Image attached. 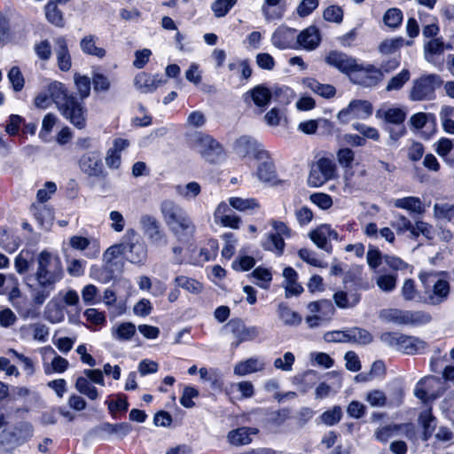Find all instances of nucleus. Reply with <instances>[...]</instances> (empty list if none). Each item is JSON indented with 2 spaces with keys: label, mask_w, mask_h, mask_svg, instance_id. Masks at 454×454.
<instances>
[{
  "label": "nucleus",
  "mask_w": 454,
  "mask_h": 454,
  "mask_svg": "<svg viewBox=\"0 0 454 454\" xmlns=\"http://www.w3.org/2000/svg\"><path fill=\"white\" fill-rule=\"evenodd\" d=\"M246 95H250L254 103L259 107L266 106L271 98V93L268 88L263 85H257Z\"/></svg>",
  "instance_id": "4c0bfd02"
},
{
  "label": "nucleus",
  "mask_w": 454,
  "mask_h": 454,
  "mask_svg": "<svg viewBox=\"0 0 454 454\" xmlns=\"http://www.w3.org/2000/svg\"><path fill=\"white\" fill-rule=\"evenodd\" d=\"M160 209L166 225L175 235H192L195 232L196 226L192 220L187 212L174 200H163Z\"/></svg>",
  "instance_id": "7ed1b4c3"
},
{
  "label": "nucleus",
  "mask_w": 454,
  "mask_h": 454,
  "mask_svg": "<svg viewBox=\"0 0 454 454\" xmlns=\"http://www.w3.org/2000/svg\"><path fill=\"white\" fill-rule=\"evenodd\" d=\"M402 20L403 12L398 8L388 9L383 16L384 24L393 29L397 28L401 25Z\"/></svg>",
  "instance_id": "5fc2aeb1"
},
{
  "label": "nucleus",
  "mask_w": 454,
  "mask_h": 454,
  "mask_svg": "<svg viewBox=\"0 0 454 454\" xmlns=\"http://www.w3.org/2000/svg\"><path fill=\"white\" fill-rule=\"evenodd\" d=\"M297 30L286 25L278 27L271 35L270 42L278 50H296Z\"/></svg>",
  "instance_id": "2eb2a0df"
},
{
  "label": "nucleus",
  "mask_w": 454,
  "mask_h": 454,
  "mask_svg": "<svg viewBox=\"0 0 454 454\" xmlns=\"http://www.w3.org/2000/svg\"><path fill=\"white\" fill-rule=\"evenodd\" d=\"M108 410L114 418H117L119 412H125L128 410L129 403L124 395H118L116 400L107 402Z\"/></svg>",
  "instance_id": "338daca9"
},
{
  "label": "nucleus",
  "mask_w": 454,
  "mask_h": 454,
  "mask_svg": "<svg viewBox=\"0 0 454 454\" xmlns=\"http://www.w3.org/2000/svg\"><path fill=\"white\" fill-rule=\"evenodd\" d=\"M380 317L386 321L399 325H404L405 323V310L397 309H383L380 311Z\"/></svg>",
  "instance_id": "052dcab7"
},
{
  "label": "nucleus",
  "mask_w": 454,
  "mask_h": 454,
  "mask_svg": "<svg viewBox=\"0 0 454 454\" xmlns=\"http://www.w3.org/2000/svg\"><path fill=\"white\" fill-rule=\"evenodd\" d=\"M58 67L61 71L67 72L71 68L72 60L65 37H58L54 41Z\"/></svg>",
  "instance_id": "a878e982"
},
{
  "label": "nucleus",
  "mask_w": 454,
  "mask_h": 454,
  "mask_svg": "<svg viewBox=\"0 0 454 454\" xmlns=\"http://www.w3.org/2000/svg\"><path fill=\"white\" fill-rule=\"evenodd\" d=\"M325 62L348 76H350L352 71L356 68V59L339 51H331L328 52L325 57Z\"/></svg>",
  "instance_id": "a211bd4d"
},
{
  "label": "nucleus",
  "mask_w": 454,
  "mask_h": 454,
  "mask_svg": "<svg viewBox=\"0 0 454 454\" xmlns=\"http://www.w3.org/2000/svg\"><path fill=\"white\" fill-rule=\"evenodd\" d=\"M426 342L413 336H405L401 351L407 355H413L421 352L426 348Z\"/></svg>",
  "instance_id": "49530a36"
},
{
  "label": "nucleus",
  "mask_w": 454,
  "mask_h": 454,
  "mask_svg": "<svg viewBox=\"0 0 454 454\" xmlns=\"http://www.w3.org/2000/svg\"><path fill=\"white\" fill-rule=\"evenodd\" d=\"M44 10L45 17L50 23L55 25L56 27H64L65 22L63 19V13L59 9L56 2L49 1L45 5Z\"/></svg>",
  "instance_id": "a19ab883"
},
{
  "label": "nucleus",
  "mask_w": 454,
  "mask_h": 454,
  "mask_svg": "<svg viewBox=\"0 0 454 454\" xmlns=\"http://www.w3.org/2000/svg\"><path fill=\"white\" fill-rule=\"evenodd\" d=\"M257 433V427H236L228 433L227 440L233 446L246 445L252 442L251 435Z\"/></svg>",
  "instance_id": "393cba45"
},
{
  "label": "nucleus",
  "mask_w": 454,
  "mask_h": 454,
  "mask_svg": "<svg viewBox=\"0 0 454 454\" xmlns=\"http://www.w3.org/2000/svg\"><path fill=\"white\" fill-rule=\"evenodd\" d=\"M442 80L435 74L422 75L413 82L410 90L412 101L431 100L434 98L435 89L440 87Z\"/></svg>",
  "instance_id": "39448f33"
},
{
  "label": "nucleus",
  "mask_w": 454,
  "mask_h": 454,
  "mask_svg": "<svg viewBox=\"0 0 454 454\" xmlns=\"http://www.w3.org/2000/svg\"><path fill=\"white\" fill-rule=\"evenodd\" d=\"M434 215L436 219L446 220L454 223V205L449 203L434 204Z\"/></svg>",
  "instance_id": "de8ad7c7"
},
{
  "label": "nucleus",
  "mask_w": 454,
  "mask_h": 454,
  "mask_svg": "<svg viewBox=\"0 0 454 454\" xmlns=\"http://www.w3.org/2000/svg\"><path fill=\"white\" fill-rule=\"evenodd\" d=\"M404 39L403 37H396L387 39L380 43L379 51L384 55L393 54L403 47Z\"/></svg>",
  "instance_id": "603ef678"
},
{
  "label": "nucleus",
  "mask_w": 454,
  "mask_h": 454,
  "mask_svg": "<svg viewBox=\"0 0 454 454\" xmlns=\"http://www.w3.org/2000/svg\"><path fill=\"white\" fill-rule=\"evenodd\" d=\"M264 368L265 363L259 357L253 356L237 363L233 368V372L235 375L242 377L262 372Z\"/></svg>",
  "instance_id": "b1692460"
},
{
  "label": "nucleus",
  "mask_w": 454,
  "mask_h": 454,
  "mask_svg": "<svg viewBox=\"0 0 454 454\" xmlns=\"http://www.w3.org/2000/svg\"><path fill=\"white\" fill-rule=\"evenodd\" d=\"M35 279L41 288L54 289L56 283L64 276L61 259L46 250L42 251L37 258Z\"/></svg>",
  "instance_id": "f03ea898"
},
{
  "label": "nucleus",
  "mask_w": 454,
  "mask_h": 454,
  "mask_svg": "<svg viewBox=\"0 0 454 454\" xmlns=\"http://www.w3.org/2000/svg\"><path fill=\"white\" fill-rule=\"evenodd\" d=\"M78 163L81 171L86 174L88 176H105V169L99 153L88 152L81 156Z\"/></svg>",
  "instance_id": "dca6fc26"
},
{
  "label": "nucleus",
  "mask_w": 454,
  "mask_h": 454,
  "mask_svg": "<svg viewBox=\"0 0 454 454\" xmlns=\"http://www.w3.org/2000/svg\"><path fill=\"white\" fill-rule=\"evenodd\" d=\"M228 68L240 74V79L247 80L252 75V68L247 59L237 60L229 63Z\"/></svg>",
  "instance_id": "6e6d98bb"
},
{
  "label": "nucleus",
  "mask_w": 454,
  "mask_h": 454,
  "mask_svg": "<svg viewBox=\"0 0 454 454\" xmlns=\"http://www.w3.org/2000/svg\"><path fill=\"white\" fill-rule=\"evenodd\" d=\"M403 394L400 392L395 399L388 400L386 394L380 389L367 392L365 401L375 408L397 407L402 403Z\"/></svg>",
  "instance_id": "412c9836"
},
{
  "label": "nucleus",
  "mask_w": 454,
  "mask_h": 454,
  "mask_svg": "<svg viewBox=\"0 0 454 454\" xmlns=\"http://www.w3.org/2000/svg\"><path fill=\"white\" fill-rule=\"evenodd\" d=\"M228 201L232 208L239 212H249L260 207L258 201L254 198L231 197Z\"/></svg>",
  "instance_id": "e433bc0d"
},
{
  "label": "nucleus",
  "mask_w": 454,
  "mask_h": 454,
  "mask_svg": "<svg viewBox=\"0 0 454 454\" xmlns=\"http://www.w3.org/2000/svg\"><path fill=\"white\" fill-rule=\"evenodd\" d=\"M443 383L442 379L439 377H424L417 383L414 395L424 403L435 400L445 390Z\"/></svg>",
  "instance_id": "423d86ee"
},
{
  "label": "nucleus",
  "mask_w": 454,
  "mask_h": 454,
  "mask_svg": "<svg viewBox=\"0 0 454 454\" xmlns=\"http://www.w3.org/2000/svg\"><path fill=\"white\" fill-rule=\"evenodd\" d=\"M349 78L354 83L364 87H372L383 79V73L381 69L372 65L364 67L356 63V68L352 71Z\"/></svg>",
  "instance_id": "9d476101"
},
{
  "label": "nucleus",
  "mask_w": 454,
  "mask_h": 454,
  "mask_svg": "<svg viewBox=\"0 0 454 454\" xmlns=\"http://www.w3.org/2000/svg\"><path fill=\"white\" fill-rule=\"evenodd\" d=\"M98 37L94 35H87L80 41V48L83 53L102 59L106 56V50L96 44Z\"/></svg>",
  "instance_id": "7c9ffc66"
},
{
  "label": "nucleus",
  "mask_w": 454,
  "mask_h": 454,
  "mask_svg": "<svg viewBox=\"0 0 454 454\" xmlns=\"http://www.w3.org/2000/svg\"><path fill=\"white\" fill-rule=\"evenodd\" d=\"M224 329L230 332L235 338L233 347L237 348L240 343L245 341H251L258 338L261 331L257 326H247L244 322L239 318L230 320L225 325Z\"/></svg>",
  "instance_id": "1a4fd4ad"
},
{
  "label": "nucleus",
  "mask_w": 454,
  "mask_h": 454,
  "mask_svg": "<svg viewBox=\"0 0 454 454\" xmlns=\"http://www.w3.org/2000/svg\"><path fill=\"white\" fill-rule=\"evenodd\" d=\"M277 313L278 318L287 326H297L301 321V316L291 309L286 304L279 303L278 306Z\"/></svg>",
  "instance_id": "473e14b6"
},
{
  "label": "nucleus",
  "mask_w": 454,
  "mask_h": 454,
  "mask_svg": "<svg viewBox=\"0 0 454 454\" xmlns=\"http://www.w3.org/2000/svg\"><path fill=\"white\" fill-rule=\"evenodd\" d=\"M127 246L123 243L111 246L104 253L103 259L105 268L111 274L121 272L123 269L124 262L121 255L126 252Z\"/></svg>",
  "instance_id": "f3484780"
},
{
  "label": "nucleus",
  "mask_w": 454,
  "mask_h": 454,
  "mask_svg": "<svg viewBox=\"0 0 454 454\" xmlns=\"http://www.w3.org/2000/svg\"><path fill=\"white\" fill-rule=\"evenodd\" d=\"M432 316L423 310H405V323L404 325H420L430 323Z\"/></svg>",
  "instance_id": "a18cd8bd"
},
{
  "label": "nucleus",
  "mask_w": 454,
  "mask_h": 454,
  "mask_svg": "<svg viewBox=\"0 0 454 454\" xmlns=\"http://www.w3.org/2000/svg\"><path fill=\"white\" fill-rule=\"evenodd\" d=\"M131 429L132 427H95L90 436L98 441H114L122 439Z\"/></svg>",
  "instance_id": "4be33fe9"
},
{
  "label": "nucleus",
  "mask_w": 454,
  "mask_h": 454,
  "mask_svg": "<svg viewBox=\"0 0 454 454\" xmlns=\"http://www.w3.org/2000/svg\"><path fill=\"white\" fill-rule=\"evenodd\" d=\"M296 49L302 48L306 51L317 49L321 42L319 29L316 26H309L297 34Z\"/></svg>",
  "instance_id": "aec40b11"
},
{
  "label": "nucleus",
  "mask_w": 454,
  "mask_h": 454,
  "mask_svg": "<svg viewBox=\"0 0 454 454\" xmlns=\"http://www.w3.org/2000/svg\"><path fill=\"white\" fill-rule=\"evenodd\" d=\"M446 46L442 38H432L424 43V58L429 63H435L436 58L442 55Z\"/></svg>",
  "instance_id": "cd10ccee"
},
{
  "label": "nucleus",
  "mask_w": 454,
  "mask_h": 454,
  "mask_svg": "<svg viewBox=\"0 0 454 454\" xmlns=\"http://www.w3.org/2000/svg\"><path fill=\"white\" fill-rule=\"evenodd\" d=\"M303 85L312 90L314 93L330 98L335 95L336 90L333 85L322 84L315 79L306 78L302 82Z\"/></svg>",
  "instance_id": "72a5a7b5"
},
{
  "label": "nucleus",
  "mask_w": 454,
  "mask_h": 454,
  "mask_svg": "<svg viewBox=\"0 0 454 454\" xmlns=\"http://www.w3.org/2000/svg\"><path fill=\"white\" fill-rule=\"evenodd\" d=\"M74 80L81 99L88 98L90 94V79L88 76L75 74Z\"/></svg>",
  "instance_id": "4d7b16f0"
},
{
  "label": "nucleus",
  "mask_w": 454,
  "mask_h": 454,
  "mask_svg": "<svg viewBox=\"0 0 454 454\" xmlns=\"http://www.w3.org/2000/svg\"><path fill=\"white\" fill-rule=\"evenodd\" d=\"M372 114V106L366 100H352L337 115L340 122L346 123L352 119H366Z\"/></svg>",
  "instance_id": "f8f14e48"
},
{
  "label": "nucleus",
  "mask_w": 454,
  "mask_h": 454,
  "mask_svg": "<svg viewBox=\"0 0 454 454\" xmlns=\"http://www.w3.org/2000/svg\"><path fill=\"white\" fill-rule=\"evenodd\" d=\"M32 211L36 222L43 229L48 230L52 225L54 214L50 207L43 204L33 205Z\"/></svg>",
  "instance_id": "c756f323"
},
{
  "label": "nucleus",
  "mask_w": 454,
  "mask_h": 454,
  "mask_svg": "<svg viewBox=\"0 0 454 454\" xmlns=\"http://www.w3.org/2000/svg\"><path fill=\"white\" fill-rule=\"evenodd\" d=\"M390 225L396 231L397 234L401 235L406 231L410 232L412 223L403 215L395 214V219L390 223Z\"/></svg>",
  "instance_id": "69168bd1"
},
{
  "label": "nucleus",
  "mask_w": 454,
  "mask_h": 454,
  "mask_svg": "<svg viewBox=\"0 0 454 454\" xmlns=\"http://www.w3.org/2000/svg\"><path fill=\"white\" fill-rule=\"evenodd\" d=\"M271 225L275 233L268 235L267 239L262 243V247L269 251L274 252L277 254H282L285 247V241L283 237H289L291 231L287 225L280 221L272 220Z\"/></svg>",
  "instance_id": "9b49d317"
},
{
  "label": "nucleus",
  "mask_w": 454,
  "mask_h": 454,
  "mask_svg": "<svg viewBox=\"0 0 454 454\" xmlns=\"http://www.w3.org/2000/svg\"><path fill=\"white\" fill-rule=\"evenodd\" d=\"M7 77L14 91L19 92L24 88L25 79L18 67H12L9 70Z\"/></svg>",
  "instance_id": "bf43d9fd"
},
{
  "label": "nucleus",
  "mask_w": 454,
  "mask_h": 454,
  "mask_svg": "<svg viewBox=\"0 0 454 454\" xmlns=\"http://www.w3.org/2000/svg\"><path fill=\"white\" fill-rule=\"evenodd\" d=\"M298 255L302 261L314 267L325 268L326 266L323 261L317 258L316 252L310 249L301 248L299 250Z\"/></svg>",
  "instance_id": "0e129e2a"
},
{
  "label": "nucleus",
  "mask_w": 454,
  "mask_h": 454,
  "mask_svg": "<svg viewBox=\"0 0 454 454\" xmlns=\"http://www.w3.org/2000/svg\"><path fill=\"white\" fill-rule=\"evenodd\" d=\"M129 233L133 237V239L127 247L129 248L127 259L131 263H144L147 256L146 246L144 242L139 240L133 231H128V234Z\"/></svg>",
  "instance_id": "5701e85b"
},
{
  "label": "nucleus",
  "mask_w": 454,
  "mask_h": 454,
  "mask_svg": "<svg viewBox=\"0 0 454 454\" xmlns=\"http://www.w3.org/2000/svg\"><path fill=\"white\" fill-rule=\"evenodd\" d=\"M175 283L179 286L188 291L191 294H198L202 291V285L193 279L185 276H178L175 278Z\"/></svg>",
  "instance_id": "3c124183"
},
{
  "label": "nucleus",
  "mask_w": 454,
  "mask_h": 454,
  "mask_svg": "<svg viewBox=\"0 0 454 454\" xmlns=\"http://www.w3.org/2000/svg\"><path fill=\"white\" fill-rule=\"evenodd\" d=\"M335 175V164L327 158L319 159L312 167L308 177L309 185L318 187Z\"/></svg>",
  "instance_id": "6e6552de"
},
{
  "label": "nucleus",
  "mask_w": 454,
  "mask_h": 454,
  "mask_svg": "<svg viewBox=\"0 0 454 454\" xmlns=\"http://www.w3.org/2000/svg\"><path fill=\"white\" fill-rule=\"evenodd\" d=\"M45 318L52 323L57 324L64 319V312L60 306L49 303L45 310Z\"/></svg>",
  "instance_id": "774afa93"
},
{
  "label": "nucleus",
  "mask_w": 454,
  "mask_h": 454,
  "mask_svg": "<svg viewBox=\"0 0 454 454\" xmlns=\"http://www.w3.org/2000/svg\"><path fill=\"white\" fill-rule=\"evenodd\" d=\"M139 223L144 234L153 245L162 246L167 244L166 234L154 216L144 215L140 217Z\"/></svg>",
  "instance_id": "ddd939ff"
},
{
  "label": "nucleus",
  "mask_w": 454,
  "mask_h": 454,
  "mask_svg": "<svg viewBox=\"0 0 454 454\" xmlns=\"http://www.w3.org/2000/svg\"><path fill=\"white\" fill-rule=\"evenodd\" d=\"M50 98L56 104L62 115L78 129L86 124V109L77 98L70 94L66 86L59 82H53L48 86Z\"/></svg>",
  "instance_id": "f257e3e1"
},
{
  "label": "nucleus",
  "mask_w": 454,
  "mask_h": 454,
  "mask_svg": "<svg viewBox=\"0 0 454 454\" xmlns=\"http://www.w3.org/2000/svg\"><path fill=\"white\" fill-rule=\"evenodd\" d=\"M237 0H216L212 4L211 9L216 18L224 17L236 4Z\"/></svg>",
  "instance_id": "680f3d73"
},
{
  "label": "nucleus",
  "mask_w": 454,
  "mask_h": 454,
  "mask_svg": "<svg viewBox=\"0 0 454 454\" xmlns=\"http://www.w3.org/2000/svg\"><path fill=\"white\" fill-rule=\"evenodd\" d=\"M377 114L383 117L386 121L395 125H402L406 117L405 112L398 107L380 110Z\"/></svg>",
  "instance_id": "c03bdc74"
},
{
  "label": "nucleus",
  "mask_w": 454,
  "mask_h": 454,
  "mask_svg": "<svg viewBox=\"0 0 454 454\" xmlns=\"http://www.w3.org/2000/svg\"><path fill=\"white\" fill-rule=\"evenodd\" d=\"M74 387L80 394L86 395L90 400H97L99 396L98 389L83 376L76 379Z\"/></svg>",
  "instance_id": "ea45409f"
},
{
  "label": "nucleus",
  "mask_w": 454,
  "mask_h": 454,
  "mask_svg": "<svg viewBox=\"0 0 454 454\" xmlns=\"http://www.w3.org/2000/svg\"><path fill=\"white\" fill-rule=\"evenodd\" d=\"M349 342L359 345H366L372 341V335L365 329L359 327L348 328Z\"/></svg>",
  "instance_id": "8fccbe9b"
},
{
  "label": "nucleus",
  "mask_w": 454,
  "mask_h": 454,
  "mask_svg": "<svg viewBox=\"0 0 454 454\" xmlns=\"http://www.w3.org/2000/svg\"><path fill=\"white\" fill-rule=\"evenodd\" d=\"M419 235L424 236L428 240H432L434 235L433 226L423 221H416L415 224L411 225L410 236L411 239H418Z\"/></svg>",
  "instance_id": "37998d69"
},
{
  "label": "nucleus",
  "mask_w": 454,
  "mask_h": 454,
  "mask_svg": "<svg viewBox=\"0 0 454 454\" xmlns=\"http://www.w3.org/2000/svg\"><path fill=\"white\" fill-rule=\"evenodd\" d=\"M161 83L155 76L141 72L134 78V85L141 93H151Z\"/></svg>",
  "instance_id": "c85d7f7f"
},
{
  "label": "nucleus",
  "mask_w": 454,
  "mask_h": 454,
  "mask_svg": "<svg viewBox=\"0 0 454 454\" xmlns=\"http://www.w3.org/2000/svg\"><path fill=\"white\" fill-rule=\"evenodd\" d=\"M136 333V326L130 322L121 323L112 328L113 337L120 341L129 340Z\"/></svg>",
  "instance_id": "58836bf2"
},
{
  "label": "nucleus",
  "mask_w": 454,
  "mask_h": 454,
  "mask_svg": "<svg viewBox=\"0 0 454 454\" xmlns=\"http://www.w3.org/2000/svg\"><path fill=\"white\" fill-rule=\"evenodd\" d=\"M411 73L408 69H403L399 74L393 76L387 87V91L398 90L403 88V86L410 80Z\"/></svg>",
  "instance_id": "864d4df0"
},
{
  "label": "nucleus",
  "mask_w": 454,
  "mask_h": 454,
  "mask_svg": "<svg viewBox=\"0 0 454 454\" xmlns=\"http://www.w3.org/2000/svg\"><path fill=\"white\" fill-rule=\"evenodd\" d=\"M237 153L242 157L254 154L257 159L262 160L268 157L266 151L260 149L257 141L250 137L242 136L235 143Z\"/></svg>",
  "instance_id": "6ab92c4d"
},
{
  "label": "nucleus",
  "mask_w": 454,
  "mask_h": 454,
  "mask_svg": "<svg viewBox=\"0 0 454 454\" xmlns=\"http://www.w3.org/2000/svg\"><path fill=\"white\" fill-rule=\"evenodd\" d=\"M175 190L178 196L186 200L195 199L201 192L200 184L193 181L184 185L178 184L175 187Z\"/></svg>",
  "instance_id": "79ce46f5"
},
{
  "label": "nucleus",
  "mask_w": 454,
  "mask_h": 454,
  "mask_svg": "<svg viewBox=\"0 0 454 454\" xmlns=\"http://www.w3.org/2000/svg\"><path fill=\"white\" fill-rule=\"evenodd\" d=\"M401 294L404 301H418L419 294L416 289L415 282L411 278L406 279L401 288Z\"/></svg>",
  "instance_id": "e2e57ef3"
},
{
  "label": "nucleus",
  "mask_w": 454,
  "mask_h": 454,
  "mask_svg": "<svg viewBox=\"0 0 454 454\" xmlns=\"http://www.w3.org/2000/svg\"><path fill=\"white\" fill-rule=\"evenodd\" d=\"M419 277L425 288L424 303L438 306L448 300L450 286L447 280L442 278L435 279L437 277L436 273L422 272Z\"/></svg>",
  "instance_id": "20e7f679"
},
{
  "label": "nucleus",
  "mask_w": 454,
  "mask_h": 454,
  "mask_svg": "<svg viewBox=\"0 0 454 454\" xmlns=\"http://www.w3.org/2000/svg\"><path fill=\"white\" fill-rule=\"evenodd\" d=\"M33 262V255L29 251L22 250L15 259L16 270L23 274L27 272Z\"/></svg>",
  "instance_id": "13d9d810"
},
{
  "label": "nucleus",
  "mask_w": 454,
  "mask_h": 454,
  "mask_svg": "<svg viewBox=\"0 0 454 454\" xmlns=\"http://www.w3.org/2000/svg\"><path fill=\"white\" fill-rule=\"evenodd\" d=\"M360 298V294L357 291H350L349 293L339 291L333 294V300L336 305L341 309L356 306L359 302Z\"/></svg>",
  "instance_id": "f704fd0d"
},
{
  "label": "nucleus",
  "mask_w": 454,
  "mask_h": 454,
  "mask_svg": "<svg viewBox=\"0 0 454 454\" xmlns=\"http://www.w3.org/2000/svg\"><path fill=\"white\" fill-rule=\"evenodd\" d=\"M281 0H264L262 12L266 20H279L284 15V7L279 5Z\"/></svg>",
  "instance_id": "c9c22d12"
},
{
  "label": "nucleus",
  "mask_w": 454,
  "mask_h": 454,
  "mask_svg": "<svg viewBox=\"0 0 454 454\" xmlns=\"http://www.w3.org/2000/svg\"><path fill=\"white\" fill-rule=\"evenodd\" d=\"M28 437L29 434L21 427H7L2 433L1 442L13 448L25 442Z\"/></svg>",
  "instance_id": "bb28decb"
},
{
  "label": "nucleus",
  "mask_w": 454,
  "mask_h": 454,
  "mask_svg": "<svg viewBox=\"0 0 454 454\" xmlns=\"http://www.w3.org/2000/svg\"><path fill=\"white\" fill-rule=\"evenodd\" d=\"M397 276L395 274H380L375 278L377 286L385 293H391L396 287Z\"/></svg>",
  "instance_id": "09e8293b"
},
{
  "label": "nucleus",
  "mask_w": 454,
  "mask_h": 454,
  "mask_svg": "<svg viewBox=\"0 0 454 454\" xmlns=\"http://www.w3.org/2000/svg\"><path fill=\"white\" fill-rule=\"evenodd\" d=\"M192 146L209 162H215L223 153L222 145L216 140L202 133L195 134Z\"/></svg>",
  "instance_id": "0eeeda50"
},
{
  "label": "nucleus",
  "mask_w": 454,
  "mask_h": 454,
  "mask_svg": "<svg viewBox=\"0 0 454 454\" xmlns=\"http://www.w3.org/2000/svg\"><path fill=\"white\" fill-rule=\"evenodd\" d=\"M394 206L418 215H423L426 211L420 199L413 196L397 199L394 201Z\"/></svg>",
  "instance_id": "2f4dec72"
},
{
  "label": "nucleus",
  "mask_w": 454,
  "mask_h": 454,
  "mask_svg": "<svg viewBox=\"0 0 454 454\" xmlns=\"http://www.w3.org/2000/svg\"><path fill=\"white\" fill-rule=\"evenodd\" d=\"M309 237L318 248L331 254L333 246L329 241L337 240L339 235L335 230L332 229L331 225L325 223L311 231Z\"/></svg>",
  "instance_id": "4468645a"
}]
</instances>
